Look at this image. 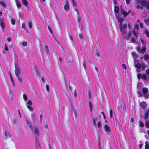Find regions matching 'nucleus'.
<instances>
[{
    "mask_svg": "<svg viewBox=\"0 0 149 149\" xmlns=\"http://www.w3.org/2000/svg\"><path fill=\"white\" fill-rule=\"evenodd\" d=\"M110 117L111 118L113 116V111L111 109L110 111Z\"/></svg>",
    "mask_w": 149,
    "mask_h": 149,
    "instance_id": "38",
    "label": "nucleus"
},
{
    "mask_svg": "<svg viewBox=\"0 0 149 149\" xmlns=\"http://www.w3.org/2000/svg\"><path fill=\"white\" fill-rule=\"evenodd\" d=\"M146 145L145 146V149H149V143L148 141H146L145 142Z\"/></svg>",
    "mask_w": 149,
    "mask_h": 149,
    "instance_id": "21",
    "label": "nucleus"
},
{
    "mask_svg": "<svg viewBox=\"0 0 149 149\" xmlns=\"http://www.w3.org/2000/svg\"><path fill=\"white\" fill-rule=\"evenodd\" d=\"M64 8L66 11H68L70 10L69 4L68 1L66 2V4L64 6Z\"/></svg>",
    "mask_w": 149,
    "mask_h": 149,
    "instance_id": "10",
    "label": "nucleus"
},
{
    "mask_svg": "<svg viewBox=\"0 0 149 149\" xmlns=\"http://www.w3.org/2000/svg\"><path fill=\"white\" fill-rule=\"evenodd\" d=\"M22 2L24 5L27 6L28 4V2L27 0H22Z\"/></svg>",
    "mask_w": 149,
    "mask_h": 149,
    "instance_id": "16",
    "label": "nucleus"
},
{
    "mask_svg": "<svg viewBox=\"0 0 149 149\" xmlns=\"http://www.w3.org/2000/svg\"><path fill=\"white\" fill-rule=\"evenodd\" d=\"M139 148H141L143 146V145L142 144H140L139 145Z\"/></svg>",
    "mask_w": 149,
    "mask_h": 149,
    "instance_id": "54",
    "label": "nucleus"
},
{
    "mask_svg": "<svg viewBox=\"0 0 149 149\" xmlns=\"http://www.w3.org/2000/svg\"><path fill=\"white\" fill-rule=\"evenodd\" d=\"M28 24L29 27L30 29H31L32 28V23L31 20L30 19V21L28 22Z\"/></svg>",
    "mask_w": 149,
    "mask_h": 149,
    "instance_id": "18",
    "label": "nucleus"
},
{
    "mask_svg": "<svg viewBox=\"0 0 149 149\" xmlns=\"http://www.w3.org/2000/svg\"><path fill=\"white\" fill-rule=\"evenodd\" d=\"M149 58V56L147 54H145L144 56V58L146 61Z\"/></svg>",
    "mask_w": 149,
    "mask_h": 149,
    "instance_id": "29",
    "label": "nucleus"
},
{
    "mask_svg": "<svg viewBox=\"0 0 149 149\" xmlns=\"http://www.w3.org/2000/svg\"><path fill=\"white\" fill-rule=\"evenodd\" d=\"M13 124L14 125H17L18 124L17 120L16 118L14 119L13 121Z\"/></svg>",
    "mask_w": 149,
    "mask_h": 149,
    "instance_id": "20",
    "label": "nucleus"
},
{
    "mask_svg": "<svg viewBox=\"0 0 149 149\" xmlns=\"http://www.w3.org/2000/svg\"><path fill=\"white\" fill-rule=\"evenodd\" d=\"M135 65L136 68L139 69L140 68L141 65L139 63H137L136 64V63H135Z\"/></svg>",
    "mask_w": 149,
    "mask_h": 149,
    "instance_id": "19",
    "label": "nucleus"
},
{
    "mask_svg": "<svg viewBox=\"0 0 149 149\" xmlns=\"http://www.w3.org/2000/svg\"><path fill=\"white\" fill-rule=\"evenodd\" d=\"M75 10L77 12L78 15L79 16V17L78 18V21H80V16L79 15V12L78 11V10L76 8L75 9Z\"/></svg>",
    "mask_w": 149,
    "mask_h": 149,
    "instance_id": "34",
    "label": "nucleus"
},
{
    "mask_svg": "<svg viewBox=\"0 0 149 149\" xmlns=\"http://www.w3.org/2000/svg\"><path fill=\"white\" fill-rule=\"evenodd\" d=\"M146 73L148 74H149V69H148L146 70Z\"/></svg>",
    "mask_w": 149,
    "mask_h": 149,
    "instance_id": "56",
    "label": "nucleus"
},
{
    "mask_svg": "<svg viewBox=\"0 0 149 149\" xmlns=\"http://www.w3.org/2000/svg\"><path fill=\"white\" fill-rule=\"evenodd\" d=\"M130 0H126V3L127 4L129 3Z\"/></svg>",
    "mask_w": 149,
    "mask_h": 149,
    "instance_id": "61",
    "label": "nucleus"
},
{
    "mask_svg": "<svg viewBox=\"0 0 149 149\" xmlns=\"http://www.w3.org/2000/svg\"><path fill=\"white\" fill-rule=\"evenodd\" d=\"M0 25L2 29H3L5 27V25L3 21L0 22Z\"/></svg>",
    "mask_w": 149,
    "mask_h": 149,
    "instance_id": "22",
    "label": "nucleus"
},
{
    "mask_svg": "<svg viewBox=\"0 0 149 149\" xmlns=\"http://www.w3.org/2000/svg\"><path fill=\"white\" fill-rule=\"evenodd\" d=\"M101 113L103 115L104 119H106V116H105L104 112H102Z\"/></svg>",
    "mask_w": 149,
    "mask_h": 149,
    "instance_id": "42",
    "label": "nucleus"
},
{
    "mask_svg": "<svg viewBox=\"0 0 149 149\" xmlns=\"http://www.w3.org/2000/svg\"><path fill=\"white\" fill-rule=\"evenodd\" d=\"M145 33L146 36L149 37V32L147 31H145Z\"/></svg>",
    "mask_w": 149,
    "mask_h": 149,
    "instance_id": "40",
    "label": "nucleus"
},
{
    "mask_svg": "<svg viewBox=\"0 0 149 149\" xmlns=\"http://www.w3.org/2000/svg\"><path fill=\"white\" fill-rule=\"evenodd\" d=\"M27 104L31 106L32 104V102L31 100H29L27 102Z\"/></svg>",
    "mask_w": 149,
    "mask_h": 149,
    "instance_id": "33",
    "label": "nucleus"
},
{
    "mask_svg": "<svg viewBox=\"0 0 149 149\" xmlns=\"http://www.w3.org/2000/svg\"><path fill=\"white\" fill-rule=\"evenodd\" d=\"M26 122L31 129L32 130V126L30 122L28 120H26Z\"/></svg>",
    "mask_w": 149,
    "mask_h": 149,
    "instance_id": "14",
    "label": "nucleus"
},
{
    "mask_svg": "<svg viewBox=\"0 0 149 149\" xmlns=\"http://www.w3.org/2000/svg\"><path fill=\"white\" fill-rule=\"evenodd\" d=\"M11 22L12 24L15 25V24L16 20L15 19L13 18L11 19Z\"/></svg>",
    "mask_w": 149,
    "mask_h": 149,
    "instance_id": "26",
    "label": "nucleus"
},
{
    "mask_svg": "<svg viewBox=\"0 0 149 149\" xmlns=\"http://www.w3.org/2000/svg\"><path fill=\"white\" fill-rule=\"evenodd\" d=\"M0 4L3 7H5V8H6V7L5 3L4 1L0 0Z\"/></svg>",
    "mask_w": 149,
    "mask_h": 149,
    "instance_id": "13",
    "label": "nucleus"
},
{
    "mask_svg": "<svg viewBox=\"0 0 149 149\" xmlns=\"http://www.w3.org/2000/svg\"><path fill=\"white\" fill-rule=\"evenodd\" d=\"M142 83L141 82H139L138 84L137 87H141L142 86Z\"/></svg>",
    "mask_w": 149,
    "mask_h": 149,
    "instance_id": "49",
    "label": "nucleus"
},
{
    "mask_svg": "<svg viewBox=\"0 0 149 149\" xmlns=\"http://www.w3.org/2000/svg\"><path fill=\"white\" fill-rule=\"evenodd\" d=\"M46 88L47 91L49 92V86L48 85H46Z\"/></svg>",
    "mask_w": 149,
    "mask_h": 149,
    "instance_id": "47",
    "label": "nucleus"
},
{
    "mask_svg": "<svg viewBox=\"0 0 149 149\" xmlns=\"http://www.w3.org/2000/svg\"><path fill=\"white\" fill-rule=\"evenodd\" d=\"M131 121L132 122H133L134 121V119L133 118H131Z\"/></svg>",
    "mask_w": 149,
    "mask_h": 149,
    "instance_id": "63",
    "label": "nucleus"
},
{
    "mask_svg": "<svg viewBox=\"0 0 149 149\" xmlns=\"http://www.w3.org/2000/svg\"><path fill=\"white\" fill-rule=\"evenodd\" d=\"M22 28H24L25 30L27 31V29L25 27V25L24 23H23L22 25Z\"/></svg>",
    "mask_w": 149,
    "mask_h": 149,
    "instance_id": "35",
    "label": "nucleus"
},
{
    "mask_svg": "<svg viewBox=\"0 0 149 149\" xmlns=\"http://www.w3.org/2000/svg\"><path fill=\"white\" fill-rule=\"evenodd\" d=\"M131 11L130 10L129 11L128 13L126 12L124 10H120V13L121 14L123 15L124 17H126L128 15V13H131Z\"/></svg>",
    "mask_w": 149,
    "mask_h": 149,
    "instance_id": "9",
    "label": "nucleus"
},
{
    "mask_svg": "<svg viewBox=\"0 0 149 149\" xmlns=\"http://www.w3.org/2000/svg\"><path fill=\"white\" fill-rule=\"evenodd\" d=\"M89 104L90 108H91L92 107V104L91 102H89Z\"/></svg>",
    "mask_w": 149,
    "mask_h": 149,
    "instance_id": "59",
    "label": "nucleus"
},
{
    "mask_svg": "<svg viewBox=\"0 0 149 149\" xmlns=\"http://www.w3.org/2000/svg\"><path fill=\"white\" fill-rule=\"evenodd\" d=\"M149 115V111L146 112V113L145 114L144 116V118L145 119L147 118V117Z\"/></svg>",
    "mask_w": 149,
    "mask_h": 149,
    "instance_id": "27",
    "label": "nucleus"
},
{
    "mask_svg": "<svg viewBox=\"0 0 149 149\" xmlns=\"http://www.w3.org/2000/svg\"><path fill=\"white\" fill-rule=\"evenodd\" d=\"M132 35L131 33H129L127 37V39H129L130 38V37H131V36Z\"/></svg>",
    "mask_w": 149,
    "mask_h": 149,
    "instance_id": "41",
    "label": "nucleus"
},
{
    "mask_svg": "<svg viewBox=\"0 0 149 149\" xmlns=\"http://www.w3.org/2000/svg\"><path fill=\"white\" fill-rule=\"evenodd\" d=\"M128 28L129 29H130L131 28V24H130V23H128Z\"/></svg>",
    "mask_w": 149,
    "mask_h": 149,
    "instance_id": "51",
    "label": "nucleus"
},
{
    "mask_svg": "<svg viewBox=\"0 0 149 149\" xmlns=\"http://www.w3.org/2000/svg\"><path fill=\"white\" fill-rule=\"evenodd\" d=\"M17 6L18 8H19L21 7V4L20 2L18 0H15Z\"/></svg>",
    "mask_w": 149,
    "mask_h": 149,
    "instance_id": "15",
    "label": "nucleus"
},
{
    "mask_svg": "<svg viewBox=\"0 0 149 149\" xmlns=\"http://www.w3.org/2000/svg\"><path fill=\"white\" fill-rule=\"evenodd\" d=\"M104 127L105 132L108 133L111 131V129L109 126V123L105 124L104 125Z\"/></svg>",
    "mask_w": 149,
    "mask_h": 149,
    "instance_id": "7",
    "label": "nucleus"
},
{
    "mask_svg": "<svg viewBox=\"0 0 149 149\" xmlns=\"http://www.w3.org/2000/svg\"><path fill=\"white\" fill-rule=\"evenodd\" d=\"M4 135L6 137V138H7L8 136H9V134L8 133V132L6 131L4 132Z\"/></svg>",
    "mask_w": 149,
    "mask_h": 149,
    "instance_id": "39",
    "label": "nucleus"
},
{
    "mask_svg": "<svg viewBox=\"0 0 149 149\" xmlns=\"http://www.w3.org/2000/svg\"><path fill=\"white\" fill-rule=\"evenodd\" d=\"M122 66H123V68L125 69H126L127 68H126V65H125V64H123L122 65Z\"/></svg>",
    "mask_w": 149,
    "mask_h": 149,
    "instance_id": "50",
    "label": "nucleus"
},
{
    "mask_svg": "<svg viewBox=\"0 0 149 149\" xmlns=\"http://www.w3.org/2000/svg\"><path fill=\"white\" fill-rule=\"evenodd\" d=\"M48 29H49V30L50 32L51 33H52V31L51 29V28H50V27L49 26H48Z\"/></svg>",
    "mask_w": 149,
    "mask_h": 149,
    "instance_id": "46",
    "label": "nucleus"
},
{
    "mask_svg": "<svg viewBox=\"0 0 149 149\" xmlns=\"http://www.w3.org/2000/svg\"><path fill=\"white\" fill-rule=\"evenodd\" d=\"M146 127L149 128V122H146Z\"/></svg>",
    "mask_w": 149,
    "mask_h": 149,
    "instance_id": "43",
    "label": "nucleus"
},
{
    "mask_svg": "<svg viewBox=\"0 0 149 149\" xmlns=\"http://www.w3.org/2000/svg\"><path fill=\"white\" fill-rule=\"evenodd\" d=\"M31 116L32 118H36V115L35 113H33L31 114Z\"/></svg>",
    "mask_w": 149,
    "mask_h": 149,
    "instance_id": "36",
    "label": "nucleus"
},
{
    "mask_svg": "<svg viewBox=\"0 0 149 149\" xmlns=\"http://www.w3.org/2000/svg\"><path fill=\"white\" fill-rule=\"evenodd\" d=\"M142 78L144 79H146V76L145 75H143L142 76Z\"/></svg>",
    "mask_w": 149,
    "mask_h": 149,
    "instance_id": "45",
    "label": "nucleus"
},
{
    "mask_svg": "<svg viewBox=\"0 0 149 149\" xmlns=\"http://www.w3.org/2000/svg\"><path fill=\"white\" fill-rule=\"evenodd\" d=\"M144 21L146 25H149V19H145Z\"/></svg>",
    "mask_w": 149,
    "mask_h": 149,
    "instance_id": "25",
    "label": "nucleus"
},
{
    "mask_svg": "<svg viewBox=\"0 0 149 149\" xmlns=\"http://www.w3.org/2000/svg\"><path fill=\"white\" fill-rule=\"evenodd\" d=\"M139 125L140 127H143L144 126L143 123L141 121H140L139 122Z\"/></svg>",
    "mask_w": 149,
    "mask_h": 149,
    "instance_id": "32",
    "label": "nucleus"
},
{
    "mask_svg": "<svg viewBox=\"0 0 149 149\" xmlns=\"http://www.w3.org/2000/svg\"><path fill=\"white\" fill-rule=\"evenodd\" d=\"M12 84H13V86H15V82H14V80L13 81H12Z\"/></svg>",
    "mask_w": 149,
    "mask_h": 149,
    "instance_id": "57",
    "label": "nucleus"
},
{
    "mask_svg": "<svg viewBox=\"0 0 149 149\" xmlns=\"http://www.w3.org/2000/svg\"><path fill=\"white\" fill-rule=\"evenodd\" d=\"M72 4L74 6H75L76 7H77V5L76 3L74 0H72Z\"/></svg>",
    "mask_w": 149,
    "mask_h": 149,
    "instance_id": "31",
    "label": "nucleus"
},
{
    "mask_svg": "<svg viewBox=\"0 0 149 149\" xmlns=\"http://www.w3.org/2000/svg\"><path fill=\"white\" fill-rule=\"evenodd\" d=\"M18 112L19 114V115L20 118H21L22 116L19 110H18Z\"/></svg>",
    "mask_w": 149,
    "mask_h": 149,
    "instance_id": "58",
    "label": "nucleus"
},
{
    "mask_svg": "<svg viewBox=\"0 0 149 149\" xmlns=\"http://www.w3.org/2000/svg\"><path fill=\"white\" fill-rule=\"evenodd\" d=\"M18 79V80L21 83L22 82V76L21 75L20 76H16Z\"/></svg>",
    "mask_w": 149,
    "mask_h": 149,
    "instance_id": "17",
    "label": "nucleus"
},
{
    "mask_svg": "<svg viewBox=\"0 0 149 149\" xmlns=\"http://www.w3.org/2000/svg\"><path fill=\"white\" fill-rule=\"evenodd\" d=\"M11 38L10 37H8L7 38V40L8 41L10 42L11 40Z\"/></svg>",
    "mask_w": 149,
    "mask_h": 149,
    "instance_id": "52",
    "label": "nucleus"
},
{
    "mask_svg": "<svg viewBox=\"0 0 149 149\" xmlns=\"http://www.w3.org/2000/svg\"><path fill=\"white\" fill-rule=\"evenodd\" d=\"M141 68L143 70H144L146 68V65H142Z\"/></svg>",
    "mask_w": 149,
    "mask_h": 149,
    "instance_id": "48",
    "label": "nucleus"
},
{
    "mask_svg": "<svg viewBox=\"0 0 149 149\" xmlns=\"http://www.w3.org/2000/svg\"><path fill=\"white\" fill-rule=\"evenodd\" d=\"M120 23L119 27L120 28V31L122 33H125V31L126 30L127 26L126 24H124V25H122V22L120 23V22H119Z\"/></svg>",
    "mask_w": 149,
    "mask_h": 149,
    "instance_id": "4",
    "label": "nucleus"
},
{
    "mask_svg": "<svg viewBox=\"0 0 149 149\" xmlns=\"http://www.w3.org/2000/svg\"><path fill=\"white\" fill-rule=\"evenodd\" d=\"M39 134V132L37 128H36L35 130V135L36 137L38 136Z\"/></svg>",
    "mask_w": 149,
    "mask_h": 149,
    "instance_id": "12",
    "label": "nucleus"
},
{
    "mask_svg": "<svg viewBox=\"0 0 149 149\" xmlns=\"http://www.w3.org/2000/svg\"><path fill=\"white\" fill-rule=\"evenodd\" d=\"M141 107L143 109H145L146 107V104L145 102H142L140 104Z\"/></svg>",
    "mask_w": 149,
    "mask_h": 149,
    "instance_id": "11",
    "label": "nucleus"
},
{
    "mask_svg": "<svg viewBox=\"0 0 149 149\" xmlns=\"http://www.w3.org/2000/svg\"><path fill=\"white\" fill-rule=\"evenodd\" d=\"M97 126L99 128H101L102 126V124L100 121H99L97 123Z\"/></svg>",
    "mask_w": 149,
    "mask_h": 149,
    "instance_id": "23",
    "label": "nucleus"
},
{
    "mask_svg": "<svg viewBox=\"0 0 149 149\" xmlns=\"http://www.w3.org/2000/svg\"><path fill=\"white\" fill-rule=\"evenodd\" d=\"M83 66H84V68L85 69H86V63H85V62H84V63H83Z\"/></svg>",
    "mask_w": 149,
    "mask_h": 149,
    "instance_id": "55",
    "label": "nucleus"
},
{
    "mask_svg": "<svg viewBox=\"0 0 149 149\" xmlns=\"http://www.w3.org/2000/svg\"><path fill=\"white\" fill-rule=\"evenodd\" d=\"M15 73L16 76H19L20 74V71L19 69L18 65L17 63H15Z\"/></svg>",
    "mask_w": 149,
    "mask_h": 149,
    "instance_id": "5",
    "label": "nucleus"
},
{
    "mask_svg": "<svg viewBox=\"0 0 149 149\" xmlns=\"http://www.w3.org/2000/svg\"><path fill=\"white\" fill-rule=\"evenodd\" d=\"M22 44L23 46H26L27 45V43L26 42L24 41L22 42Z\"/></svg>",
    "mask_w": 149,
    "mask_h": 149,
    "instance_id": "30",
    "label": "nucleus"
},
{
    "mask_svg": "<svg viewBox=\"0 0 149 149\" xmlns=\"http://www.w3.org/2000/svg\"><path fill=\"white\" fill-rule=\"evenodd\" d=\"M59 61L60 62H62V58L60 57L59 58Z\"/></svg>",
    "mask_w": 149,
    "mask_h": 149,
    "instance_id": "64",
    "label": "nucleus"
},
{
    "mask_svg": "<svg viewBox=\"0 0 149 149\" xmlns=\"http://www.w3.org/2000/svg\"><path fill=\"white\" fill-rule=\"evenodd\" d=\"M137 3L139 4L137 7L138 9L142 8V6H144L147 8H149V1L143 0H139Z\"/></svg>",
    "mask_w": 149,
    "mask_h": 149,
    "instance_id": "1",
    "label": "nucleus"
},
{
    "mask_svg": "<svg viewBox=\"0 0 149 149\" xmlns=\"http://www.w3.org/2000/svg\"><path fill=\"white\" fill-rule=\"evenodd\" d=\"M27 107L30 111H33V108L32 107H31V106L28 105L27 106Z\"/></svg>",
    "mask_w": 149,
    "mask_h": 149,
    "instance_id": "28",
    "label": "nucleus"
},
{
    "mask_svg": "<svg viewBox=\"0 0 149 149\" xmlns=\"http://www.w3.org/2000/svg\"><path fill=\"white\" fill-rule=\"evenodd\" d=\"M139 28L138 24H135L134 28L132 31V33L133 35L136 38H131V41L132 42H135L136 41V39H137V37L139 36V31L138 29Z\"/></svg>",
    "mask_w": 149,
    "mask_h": 149,
    "instance_id": "2",
    "label": "nucleus"
},
{
    "mask_svg": "<svg viewBox=\"0 0 149 149\" xmlns=\"http://www.w3.org/2000/svg\"><path fill=\"white\" fill-rule=\"evenodd\" d=\"M140 26L141 28H143V25L140 22Z\"/></svg>",
    "mask_w": 149,
    "mask_h": 149,
    "instance_id": "62",
    "label": "nucleus"
},
{
    "mask_svg": "<svg viewBox=\"0 0 149 149\" xmlns=\"http://www.w3.org/2000/svg\"><path fill=\"white\" fill-rule=\"evenodd\" d=\"M142 91L144 96L146 98L148 97V89L147 88L144 87L143 88Z\"/></svg>",
    "mask_w": 149,
    "mask_h": 149,
    "instance_id": "6",
    "label": "nucleus"
},
{
    "mask_svg": "<svg viewBox=\"0 0 149 149\" xmlns=\"http://www.w3.org/2000/svg\"><path fill=\"white\" fill-rule=\"evenodd\" d=\"M142 77V75L140 74H139L137 75V77L139 79H140Z\"/></svg>",
    "mask_w": 149,
    "mask_h": 149,
    "instance_id": "44",
    "label": "nucleus"
},
{
    "mask_svg": "<svg viewBox=\"0 0 149 149\" xmlns=\"http://www.w3.org/2000/svg\"><path fill=\"white\" fill-rule=\"evenodd\" d=\"M96 54L98 56H100V52H99L98 51H97L96 53Z\"/></svg>",
    "mask_w": 149,
    "mask_h": 149,
    "instance_id": "53",
    "label": "nucleus"
},
{
    "mask_svg": "<svg viewBox=\"0 0 149 149\" xmlns=\"http://www.w3.org/2000/svg\"><path fill=\"white\" fill-rule=\"evenodd\" d=\"M114 11L116 18L118 19V22H120L121 23L124 20L123 18H121L119 15V9L117 6H115Z\"/></svg>",
    "mask_w": 149,
    "mask_h": 149,
    "instance_id": "3",
    "label": "nucleus"
},
{
    "mask_svg": "<svg viewBox=\"0 0 149 149\" xmlns=\"http://www.w3.org/2000/svg\"><path fill=\"white\" fill-rule=\"evenodd\" d=\"M23 97L24 100L25 101H27V100L28 98H27V96L26 94L24 93L23 94Z\"/></svg>",
    "mask_w": 149,
    "mask_h": 149,
    "instance_id": "24",
    "label": "nucleus"
},
{
    "mask_svg": "<svg viewBox=\"0 0 149 149\" xmlns=\"http://www.w3.org/2000/svg\"><path fill=\"white\" fill-rule=\"evenodd\" d=\"M137 49L139 52L141 53H143L146 51V48L145 47H143V48L138 47H137Z\"/></svg>",
    "mask_w": 149,
    "mask_h": 149,
    "instance_id": "8",
    "label": "nucleus"
},
{
    "mask_svg": "<svg viewBox=\"0 0 149 149\" xmlns=\"http://www.w3.org/2000/svg\"><path fill=\"white\" fill-rule=\"evenodd\" d=\"M41 80H42V81L43 82H45V78L43 77H42L41 78Z\"/></svg>",
    "mask_w": 149,
    "mask_h": 149,
    "instance_id": "60",
    "label": "nucleus"
},
{
    "mask_svg": "<svg viewBox=\"0 0 149 149\" xmlns=\"http://www.w3.org/2000/svg\"><path fill=\"white\" fill-rule=\"evenodd\" d=\"M5 50L6 51H8L9 50L7 44H5Z\"/></svg>",
    "mask_w": 149,
    "mask_h": 149,
    "instance_id": "37",
    "label": "nucleus"
}]
</instances>
